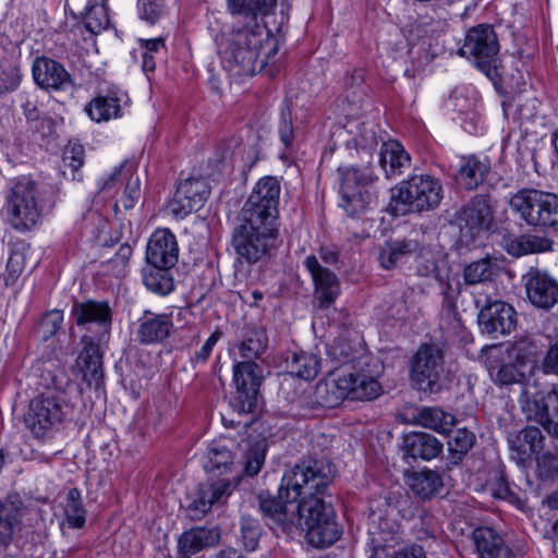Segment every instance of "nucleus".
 I'll return each instance as SVG.
<instances>
[{"instance_id":"1","label":"nucleus","mask_w":558,"mask_h":558,"mask_svg":"<svg viewBox=\"0 0 558 558\" xmlns=\"http://www.w3.org/2000/svg\"><path fill=\"white\" fill-rule=\"evenodd\" d=\"M328 485L317 462L304 461L284 472L278 498L269 493L258 495L259 509L268 524L284 531L299 526L312 546L328 547L341 535L333 508L324 500Z\"/></svg>"},{"instance_id":"2","label":"nucleus","mask_w":558,"mask_h":558,"mask_svg":"<svg viewBox=\"0 0 558 558\" xmlns=\"http://www.w3.org/2000/svg\"><path fill=\"white\" fill-rule=\"evenodd\" d=\"M239 14L247 22L233 31L222 63L231 77L253 76L272 62L279 50L278 40L266 24L258 21L259 14Z\"/></svg>"},{"instance_id":"3","label":"nucleus","mask_w":558,"mask_h":558,"mask_svg":"<svg viewBox=\"0 0 558 558\" xmlns=\"http://www.w3.org/2000/svg\"><path fill=\"white\" fill-rule=\"evenodd\" d=\"M41 378L45 391L31 399L24 424L34 439L46 442L73 414L74 403L69 391L72 380L63 369L45 371Z\"/></svg>"},{"instance_id":"4","label":"nucleus","mask_w":558,"mask_h":558,"mask_svg":"<svg viewBox=\"0 0 558 558\" xmlns=\"http://www.w3.org/2000/svg\"><path fill=\"white\" fill-rule=\"evenodd\" d=\"M384 365L374 356L364 355L356 364L345 368H333L318 383L316 395L327 407L338 405L344 399L371 401L383 393L379 377Z\"/></svg>"},{"instance_id":"5","label":"nucleus","mask_w":558,"mask_h":558,"mask_svg":"<svg viewBox=\"0 0 558 558\" xmlns=\"http://www.w3.org/2000/svg\"><path fill=\"white\" fill-rule=\"evenodd\" d=\"M442 184L429 174H413L391 192L390 207L395 215L421 213L437 207L442 199Z\"/></svg>"},{"instance_id":"6","label":"nucleus","mask_w":558,"mask_h":558,"mask_svg":"<svg viewBox=\"0 0 558 558\" xmlns=\"http://www.w3.org/2000/svg\"><path fill=\"white\" fill-rule=\"evenodd\" d=\"M340 187L339 206L350 217H356L366 211L375 202V194L368 186L377 179L368 166L339 167L337 170Z\"/></svg>"},{"instance_id":"7","label":"nucleus","mask_w":558,"mask_h":558,"mask_svg":"<svg viewBox=\"0 0 558 558\" xmlns=\"http://www.w3.org/2000/svg\"><path fill=\"white\" fill-rule=\"evenodd\" d=\"M511 209L530 227L558 225V196L536 189H522L509 201Z\"/></svg>"},{"instance_id":"8","label":"nucleus","mask_w":558,"mask_h":558,"mask_svg":"<svg viewBox=\"0 0 558 558\" xmlns=\"http://www.w3.org/2000/svg\"><path fill=\"white\" fill-rule=\"evenodd\" d=\"M393 508L374 511L369 515L367 554L369 558H391L403 542L404 532Z\"/></svg>"},{"instance_id":"9","label":"nucleus","mask_w":558,"mask_h":558,"mask_svg":"<svg viewBox=\"0 0 558 558\" xmlns=\"http://www.w3.org/2000/svg\"><path fill=\"white\" fill-rule=\"evenodd\" d=\"M279 230L240 222L232 233L231 244L240 262L255 264L277 246Z\"/></svg>"},{"instance_id":"10","label":"nucleus","mask_w":558,"mask_h":558,"mask_svg":"<svg viewBox=\"0 0 558 558\" xmlns=\"http://www.w3.org/2000/svg\"><path fill=\"white\" fill-rule=\"evenodd\" d=\"M7 215L12 227L20 231L33 228L40 217L37 189L33 180L19 179L7 197Z\"/></svg>"},{"instance_id":"11","label":"nucleus","mask_w":558,"mask_h":558,"mask_svg":"<svg viewBox=\"0 0 558 558\" xmlns=\"http://www.w3.org/2000/svg\"><path fill=\"white\" fill-rule=\"evenodd\" d=\"M445 355L438 343H423L410 362V378L424 392H436L444 373Z\"/></svg>"},{"instance_id":"12","label":"nucleus","mask_w":558,"mask_h":558,"mask_svg":"<svg viewBox=\"0 0 558 558\" xmlns=\"http://www.w3.org/2000/svg\"><path fill=\"white\" fill-rule=\"evenodd\" d=\"M499 51L497 35L490 25L480 24L470 28L459 50L463 57L473 58L482 70L490 68Z\"/></svg>"},{"instance_id":"13","label":"nucleus","mask_w":558,"mask_h":558,"mask_svg":"<svg viewBox=\"0 0 558 558\" xmlns=\"http://www.w3.org/2000/svg\"><path fill=\"white\" fill-rule=\"evenodd\" d=\"M263 380V369L254 360H244L233 365L235 400L241 412L251 413L257 405L258 389Z\"/></svg>"},{"instance_id":"14","label":"nucleus","mask_w":558,"mask_h":558,"mask_svg":"<svg viewBox=\"0 0 558 558\" xmlns=\"http://www.w3.org/2000/svg\"><path fill=\"white\" fill-rule=\"evenodd\" d=\"M210 193L207 181L203 178H189L180 182L167 210L177 220H182L193 211L201 209Z\"/></svg>"},{"instance_id":"15","label":"nucleus","mask_w":558,"mask_h":558,"mask_svg":"<svg viewBox=\"0 0 558 558\" xmlns=\"http://www.w3.org/2000/svg\"><path fill=\"white\" fill-rule=\"evenodd\" d=\"M478 325L486 333L507 335L515 328L517 313L504 301H488L478 313Z\"/></svg>"},{"instance_id":"16","label":"nucleus","mask_w":558,"mask_h":558,"mask_svg":"<svg viewBox=\"0 0 558 558\" xmlns=\"http://www.w3.org/2000/svg\"><path fill=\"white\" fill-rule=\"evenodd\" d=\"M129 101L126 92L120 88H110L105 95L94 97L87 104L85 112L90 120L97 123L108 122L121 118Z\"/></svg>"},{"instance_id":"17","label":"nucleus","mask_w":558,"mask_h":558,"mask_svg":"<svg viewBox=\"0 0 558 558\" xmlns=\"http://www.w3.org/2000/svg\"><path fill=\"white\" fill-rule=\"evenodd\" d=\"M523 280L527 298L535 306L550 308L558 303V282L548 274L530 268Z\"/></svg>"},{"instance_id":"18","label":"nucleus","mask_w":558,"mask_h":558,"mask_svg":"<svg viewBox=\"0 0 558 558\" xmlns=\"http://www.w3.org/2000/svg\"><path fill=\"white\" fill-rule=\"evenodd\" d=\"M179 246L169 229L155 230L146 246V260L150 266L173 267L178 263Z\"/></svg>"},{"instance_id":"19","label":"nucleus","mask_w":558,"mask_h":558,"mask_svg":"<svg viewBox=\"0 0 558 558\" xmlns=\"http://www.w3.org/2000/svg\"><path fill=\"white\" fill-rule=\"evenodd\" d=\"M304 265L310 271L314 286L315 299L320 307H329L340 294V282L328 268L323 267L315 255H308Z\"/></svg>"},{"instance_id":"20","label":"nucleus","mask_w":558,"mask_h":558,"mask_svg":"<svg viewBox=\"0 0 558 558\" xmlns=\"http://www.w3.org/2000/svg\"><path fill=\"white\" fill-rule=\"evenodd\" d=\"M32 72L35 83L48 92L66 90L72 85L70 73L60 62L50 58H36Z\"/></svg>"},{"instance_id":"21","label":"nucleus","mask_w":558,"mask_h":558,"mask_svg":"<svg viewBox=\"0 0 558 558\" xmlns=\"http://www.w3.org/2000/svg\"><path fill=\"white\" fill-rule=\"evenodd\" d=\"M458 222L460 229L468 230L473 238L481 231L489 229L493 220V209L485 195H475L465 206L458 213Z\"/></svg>"},{"instance_id":"22","label":"nucleus","mask_w":558,"mask_h":558,"mask_svg":"<svg viewBox=\"0 0 558 558\" xmlns=\"http://www.w3.org/2000/svg\"><path fill=\"white\" fill-rule=\"evenodd\" d=\"M477 558H517L504 537L489 526H478L472 532Z\"/></svg>"},{"instance_id":"23","label":"nucleus","mask_w":558,"mask_h":558,"mask_svg":"<svg viewBox=\"0 0 558 558\" xmlns=\"http://www.w3.org/2000/svg\"><path fill=\"white\" fill-rule=\"evenodd\" d=\"M230 494L231 482L228 478L202 483L187 508L195 513L196 518H201L205 515L215 504L225 502Z\"/></svg>"},{"instance_id":"24","label":"nucleus","mask_w":558,"mask_h":558,"mask_svg":"<svg viewBox=\"0 0 558 558\" xmlns=\"http://www.w3.org/2000/svg\"><path fill=\"white\" fill-rule=\"evenodd\" d=\"M487 156L468 155L459 158L456 173L457 183L465 190H474L482 184L490 171Z\"/></svg>"},{"instance_id":"25","label":"nucleus","mask_w":558,"mask_h":558,"mask_svg":"<svg viewBox=\"0 0 558 558\" xmlns=\"http://www.w3.org/2000/svg\"><path fill=\"white\" fill-rule=\"evenodd\" d=\"M173 330V322L168 314L144 312L140 318L137 337L142 343H161L168 339Z\"/></svg>"},{"instance_id":"26","label":"nucleus","mask_w":558,"mask_h":558,"mask_svg":"<svg viewBox=\"0 0 558 558\" xmlns=\"http://www.w3.org/2000/svg\"><path fill=\"white\" fill-rule=\"evenodd\" d=\"M219 533L205 526L192 527L184 531L178 538V555L180 558H191L207 547L216 545Z\"/></svg>"},{"instance_id":"27","label":"nucleus","mask_w":558,"mask_h":558,"mask_svg":"<svg viewBox=\"0 0 558 558\" xmlns=\"http://www.w3.org/2000/svg\"><path fill=\"white\" fill-rule=\"evenodd\" d=\"M22 502L17 496H8L0 502V548L8 547L22 527Z\"/></svg>"},{"instance_id":"28","label":"nucleus","mask_w":558,"mask_h":558,"mask_svg":"<svg viewBox=\"0 0 558 558\" xmlns=\"http://www.w3.org/2000/svg\"><path fill=\"white\" fill-rule=\"evenodd\" d=\"M544 435L536 426H526L508 438L510 449L520 462H525L533 454H538L544 448Z\"/></svg>"},{"instance_id":"29","label":"nucleus","mask_w":558,"mask_h":558,"mask_svg":"<svg viewBox=\"0 0 558 558\" xmlns=\"http://www.w3.org/2000/svg\"><path fill=\"white\" fill-rule=\"evenodd\" d=\"M442 450V444L434 436L423 432H412L404 436V456L412 459L432 460Z\"/></svg>"},{"instance_id":"30","label":"nucleus","mask_w":558,"mask_h":558,"mask_svg":"<svg viewBox=\"0 0 558 558\" xmlns=\"http://www.w3.org/2000/svg\"><path fill=\"white\" fill-rule=\"evenodd\" d=\"M379 166L387 178H393L410 167L411 158L403 145L395 140L384 142L380 147Z\"/></svg>"},{"instance_id":"31","label":"nucleus","mask_w":558,"mask_h":558,"mask_svg":"<svg viewBox=\"0 0 558 558\" xmlns=\"http://www.w3.org/2000/svg\"><path fill=\"white\" fill-rule=\"evenodd\" d=\"M268 347L266 329L257 325H247L243 328L242 338L236 344L240 357L244 360H257Z\"/></svg>"},{"instance_id":"32","label":"nucleus","mask_w":558,"mask_h":558,"mask_svg":"<svg viewBox=\"0 0 558 558\" xmlns=\"http://www.w3.org/2000/svg\"><path fill=\"white\" fill-rule=\"evenodd\" d=\"M240 221L270 230H279L278 208L246 199L241 210Z\"/></svg>"},{"instance_id":"33","label":"nucleus","mask_w":558,"mask_h":558,"mask_svg":"<svg viewBox=\"0 0 558 558\" xmlns=\"http://www.w3.org/2000/svg\"><path fill=\"white\" fill-rule=\"evenodd\" d=\"M72 315L77 325H110L111 310L105 302L86 301L72 306Z\"/></svg>"},{"instance_id":"34","label":"nucleus","mask_w":558,"mask_h":558,"mask_svg":"<svg viewBox=\"0 0 558 558\" xmlns=\"http://www.w3.org/2000/svg\"><path fill=\"white\" fill-rule=\"evenodd\" d=\"M553 241L547 236L522 234L507 241L506 251L515 257L527 254L545 253L553 250Z\"/></svg>"},{"instance_id":"35","label":"nucleus","mask_w":558,"mask_h":558,"mask_svg":"<svg viewBox=\"0 0 558 558\" xmlns=\"http://www.w3.org/2000/svg\"><path fill=\"white\" fill-rule=\"evenodd\" d=\"M286 363L289 374L304 380L314 379L320 369L318 356L305 351L292 352Z\"/></svg>"},{"instance_id":"36","label":"nucleus","mask_w":558,"mask_h":558,"mask_svg":"<svg viewBox=\"0 0 558 558\" xmlns=\"http://www.w3.org/2000/svg\"><path fill=\"white\" fill-rule=\"evenodd\" d=\"M415 420L418 425L440 434L450 432L456 424V418L451 413L434 407L422 408Z\"/></svg>"},{"instance_id":"37","label":"nucleus","mask_w":558,"mask_h":558,"mask_svg":"<svg viewBox=\"0 0 558 558\" xmlns=\"http://www.w3.org/2000/svg\"><path fill=\"white\" fill-rule=\"evenodd\" d=\"M417 250V243L411 240L387 242L379 253V262L383 268L391 269L399 263H403Z\"/></svg>"},{"instance_id":"38","label":"nucleus","mask_w":558,"mask_h":558,"mask_svg":"<svg viewBox=\"0 0 558 558\" xmlns=\"http://www.w3.org/2000/svg\"><path fill=\"white\" fill-rule=\"evenodd\" d=\"M171 267L148 266L143 269V281L145 287L158 294L168 295L174 290V280L169 272Z\"/></svg>"},{"instance_id":"39","label":"nucleus","mask_w":558,"mask_h":558,"mask_svg":"<svg viewBox=\"0 0 558 558\" xmlns=\"http://www.w3.org/2000/svg\"><path fill=\"white\" fill-rule=\"evenodd\" d=\"M445 264L442 254L430 247L421 248L415 256V269L417 275L422 277L433 276L437 280H442Z\"/></svg>"},{"instance_id":"40","label":"nucleus","mask_w":558,"mask_h":558,"mask_svg":"<svg viewBox=\"0 0 558 558\" xmlns=\"http://www.w3.org/2000/svg\"><path fill=\"white\" fill-rule=\"evenodd\" d=\"M412 492L422 499L430 498L442 486L441 476L432 470L415 472L409 477Z\"/></svg>"},{"instance_id":"41","label":"nucleus","mask_w":558,"mask_h":558,"mask_svg":"<svg viewBox=\"0 0 558 558\" xmlns=\"http://www.w3.org/2000/svg\"><path fill=\"white\" fill-rule=\"evenodd\" d=\"M100 1V4L97 1H94V4L88 7L86 11H80L85 29L93 35H98L106 31L110 24L107 8L108 0Z\"/></svg>"},{"instance_id":"42","label":"nucleus","mask_w":558,"mask_h":558,"mask_svg":"<svg viewBox=\"0 0 558 558\" xmlns=\"http://www.w3.org/2000/svg\"><path fill=\"white\" fill-rule=\"evenodd\" d=\"M498 264L490 258H482L469 264L463 271L466 284H477L492 281L498 275Z\"/></svg>"},{"instance_id":"43","label":"nucleus","mask_w":558,"mask_h":558,"mask_svg":"<svg viewBox=\"0 0 558 558\" xmlns=\"http://www.w3.org/2000/svg\"><path fill=\"white\" fill-rule=\"evenodd\" d=\"M63 508L65 521L70 527L82 529L85 525L87 511L77 488H71L68 492Z\"/></svg>"},{"instance_id":"44","label":"nucleus","mask_w":558,"mask_h":558,"mask_svg":"<svg viewBox=\"0 0 558 558\" xmlns=\"http://www.w3.org/2000/svg\"><path fill=\"white\" fill-rule=\"evenodd\" d=\"M328 357L338 363L339 366L336 368L351 367L356 364L357 360L363 357L365 354L357 355L356 350L352 348L350 342L345 339L338 338L327 345Z\"/></svg>"},{"instance_id":"45","label":"nucleus","mask_w":558,"mask_h":558,"mask_svg":"<svg viewBox=\"0 0 558 558\" xmlns=\"http://www.w3.org/2000/svg\"><path fill=\"white\" fill-rule=\"evenodd\" d=\"M536 407V418L554 437H558V391L548 396L547 402Z\"/></svg>"},{"instance_id":"46","label":"nucleus","mask_w":558,"mask_h":558,"mask_svg":"<svg viewBox=\"0 0 558 558\" xmlns=\"http://www.w3.org/2000/svg\"><path fill=\"white\" fill-rule=\"evenodd\" d=\"M208 468L211 470L227 469L233 463V453L226 438L217 439L208 446Z\"/></svg>"},{"instance_id":"47","label":"nucleus","mask_w":558,"mask_h":558,"mask_svg":"<svg viewBox=\"0 0 558 558\" xmlns=\"http://www.w3.org/2000/svg\"><path fill=\"white\" fill-rule=\"evenodd\" d=\"M278 0H228L232 13H252L266 16L274 12Z\"/></svg>"},{"instance_id":"48","label":"nucleus","mask_w":558,"mask_h":558,"mask_svg":"<svg viewBox=\"0 0 558 558\" xmlns=\"http://www.w3.org/2000/svg\"><path fill=\"white\" fill-rule=\"evenodd\" d=\"M252 193L266 199L267 205L278 208L281 185L277 178L270 175L264 177L256 182Z\"/></svg>"},{"instance_id":"49","label":"nucleus","mask_w":558,"mask_h":558,"mask_svg":"<svg viewBox=\"0 0 558 558\" xmlns=\"http://www.w3.org/2000/svg\"><path fill=\"white\" fill-rule=\"evenodd\" d=\"M475 435L466 428H459L448 440V448L452 459L461 460L464 454L473 447Z\"/></svg>"},{"instance_id":"50","label":"nucleus","mask_w":558,"mask_h":558,"mask_svg":"<svg viewBox=\"0 0 558 558\" xmlns=\"http://www.w3.org/2000/svg\"><path fill=\"white\" fill-rule=\"evenodd\" d=\"M136 171V165L134 161L124 160L118 167H116L111 173L101 178L98 181L100 191H110L116 187L117 184L122 183L126 180V177L131 172Z\"/></svg>"},{"instance_id":"51","label":"nucleus","mask_w":558,"mask_h":558,"mask_svg":"<svg viewBox=\"0 0 558 558\" xmlns=\"http://www.w3.org/2000/svg\"><path fill=\"white\" fill-rule=\"evenodd\" d=\"M138 16L149 24H155L165 12V0H138Z\"/></svg>"},{"instance_id":"52","label":"nucleus","mask_w":558,"mask_h":558,"mask_svg":"<svg viewBox=\"0 0 558 558\" xmlns=\"http://www.w3.org/2000/svg\"><path fill=\"white\" fill-rule=\"evenodd\" d=\"M260 529L256 520L243 518L241 521V539L246 550H254L259 541Z\"/></svg>"},{"instance_id":"53","label":"nucleus","mask_w":558,"mask_h":558,"mask_svg":"<svg viewBox=\"0 0 558 558\" xmlns=\"http://www.w3.org/2000/svg\"><path fill=\"white\" fill-rule=\"evenodd\" d=\"M537 474L542 480H558V454L544 452L536 458Z\"/></svg>"},{"instance_id":"54","label":"nucleus","mask_w":558,"mask_h":558,"mask_svg":"<svg viewBox=\"0 0 558 558\" xmlns=\"http://www.w3.org/2000/svg\"><path fill=\"white\" fill-rule=\"evenodd\" d=\"M141 196L140 178L135 172H131L126 177V183L121 198L123 207L129 210L132 209Z\"/></svg>"},{"instance_id":"55","label":"nucleus","mask_w":558,"mask_h":558,"mask_svg":"<svg viewBox=\"0 0 558 558\" xmlns=\"http://www.w3.org/2000/svg\"><path fill=\"white\" fill-rule=\"evenodd\" d=\"M63 323V312L52 310L47 312L40 320L39 329L44 339H49L54 336L61 328Z\"/></svg>"},{"instance_id":"56","label":"nucleus","mask_w":558,"mask_h":558,"mask_svg":"<svg viewBox=\"0 0 558 558\" xmlns=\"http://www.w3.org/2000/svg\"><path fill=\"white\" fill-rule=\"evenodd\" d=\"M278 135L284 147L291 148L294 142L292 116L289 109H282L278 124Z\"/></svg>"},{"instance_id":"57","label":"nucleus","mask_w":558,"mask_h":558,"mask_svg":"<svg viewBox=\"0 0 558 558\" xmlns=\"http://www.w3.org/2000/svg\"><path fill=\"white\" fill-rule=\"evenodd\" d=\"M522 378L523 374L519 372L518 367L512 363L502 364L494 375L495 383L500 386L520 383Z\"/></svg>"},{"instance_id":"58","label":"nucleus","mask_w":558,"mask_h":558,"mask_svg":"<svg viewBox=\"0 0 558 558\" xmlns=\"http://www.w3.org/2000/svg\"><path fill=\"white\" fill-rule=\"evenodd\" d=\"M80 360L85 368L90 372L94 379L101 376V357L96 348L84 349Z\"/></svg>"},{"instance_id":"59","label":"nucleus","mask_w":558,"mask_h":558,"mask_svg":"<svg viewBox=\"0 0 558 558\" xmlns=\"http://www.w3.org/2000/svg\"><path fill=\"white\" fill-rule=\"evenodd\" d=\"M85 149L83 145L70 143L63 150V161L74 171L78 170L84 163Z\"/></svg>"},{"instance_id":"60","label":"nucleus","mask_w":558,"mask_h":558,"mask_svg":"<svg viewBox=\"0 0 558 558\" xmlns=\"http://www.w3.org/2000/svg\"><path fill=\"white\" fill-rule=\"evenodd\" d=\"M266 452L264 448L255 447L246 454L244 471L246 475H256L265 462Z\"/></svg>"},{"instance_id":"61","label":"nucleus","mask_w":558,"mask_h":558,"mask_svg":"<svg viewBox=\"0 0 558 558\" xmlns=\"http://www.w3.org/2000/svg\"><path fill=\"white\" fill-rule=\"evenodd\" d=\"M441 286V294L444 296V303L448 307H453L458 295L460 294V282L459 280H451L449 277L442 275V280H438Z\"/></svg>"},{"instance_id":"62","label":"nucleus","mask_w":558,"mask_h":558,"mask_svg":"<svg viewBox=\"0 0 558 558\" xmlns=\"http://www.w3.org/2000/svg\"><path fill=\"white\" fill-rule=\"evenodd\" d=\"M21 83V75L15 68H9L0 73V96L15 90Z\"/></svg>"},{"instance_id":"63","label":"nucleus","mask_w":558,"mask_h":558,"mask_svg":"<svg viewBox=\"0 0 558 558\" xmlns=\"http://www.w3.org/2000/svg\"><path fill=\"white\" fill-rule=\"evenodd\" d=\"M221 338V331L215 330L208 339L205 341V343L201 347L199 350H197L193 356V362L196 363H205L213 351V348L216 345L218 340Z\"/></svg>"},{"instance_id":"64","label":"nucleus","mask_w":558,"mask_h":558,"mask_svg":"<svg viewBox=\"0 0 558 558\" xmlns=\"http://www.w3.org/2000/svg\"><path fill=\"white\" fill-rule=\"evenodd\" d=\"M542 367L546 374L558 375V342L549 347Z\"/></svg>"}]
</instances>
